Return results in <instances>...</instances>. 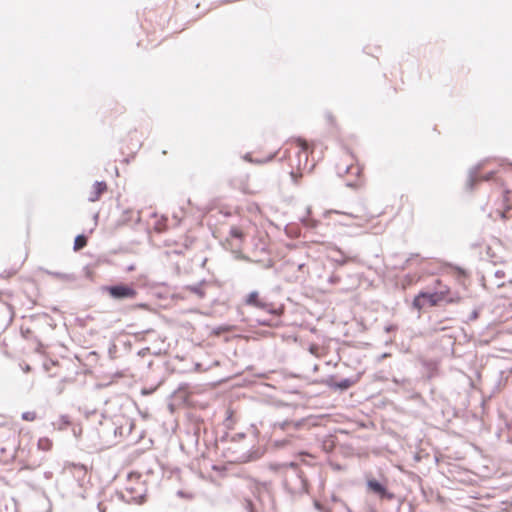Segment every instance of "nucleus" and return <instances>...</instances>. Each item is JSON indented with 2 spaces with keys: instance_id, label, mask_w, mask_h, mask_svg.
<instances>
[{
  "instance_id": "obj_1",
  "label": "nucleus",
  "mask_w": 512,
  "mask_h": 512,
  "mask_svg": "<svg viewBox=\"0 0 512 512\" xmlns=\"http://www.w3.org/2000/svg\"><path fill=\"white\" fill-rule=\"evenodd\" d=\"M251 235V223L242 222L230 227L227 237L223 243L226 249L242 258L243 246L246 238Z\"/></svg>"
},
{
  "instance_id": "obj_2",
  "label": "nucleus",
  "mask_w": 512,
  "mask_h": 512,
  "mask_svg": "<svg viewBox=\"0 0 512 512\" xmlns=\"http://www.w3.org/2000/svg\"><path fill=\"white\" fill-rule=\"evenodd\" d=\"M336 170L339 176L347 178L348 185H356L362 175V167L350 152H345L339 157Z\"/></svg>"
},
{
  "instance_id": "obj_3",
  "label": "nucleus",
  "mask_w": 512,
  "mask_h": 512,
  "mask_svg": "<svg viewBox=\"0 0 512 512\" xmlns=\"http://www.w3.org/2000/svg\"><path fill=\"white\" fill-rule=\"evenodd\" d=\"M511 192L508 187L504 186L501 191H495L489 197L487 207L489 216L494 219H505L506 214L511 209L510 202Z\"/></svg>"
},
{
  "instance_id": "obj_4",
  "label": "nucleus",
  "mask_w": 512,
  "mask_h": 512,
  "mask_svg": "<svg viewBox=\"0 0 512 512\" xmlns=\"http://www.w3.org/2000/svg\"><path fill=\"white\" fill-rule=\"evenodd\" d=\"M123 499L127 502L141 503L144 499V485L139 474L128 475L121 491Z\"/></svg>"
},
{
  "instance_id": "obj_5",
  "label": "nucleus",
  "mask_w": 512,
  "mask_h": 512,
  "mask_svg": "<svg viewBox=\"0 0 512 512\" xmlns=\"http://www.w3.org/2000/svg\"><path fill=\"white\" fill-rule=\"evenodd\" d=\"M290 145L297 149V163L296 169L298 172L305 170L308 166L309 154L312 152V148L309 143L302 138L293 139Z\"/></svg>"
},
{
  "instance_id": "obj_6",
  "label": "nucleus",
  "mask_w": 512,
  "mask_h": 512,
  "mask_svg": "<svg viewBox=\"0 0 512 512\" xmlns=\"http://www.w3.org/2000/svg\"><path fill=\"white\" fill-rule=\"evenodd\" d=\"M445 295L443 292L434 293H420L413 300V306L417 310H421L427 306H436L440 301L444 299Z\"/></svg>"
},
{
  "instance_id": "obj_7",
  "label": "nucleus",
  "mask_w": 512,
  "mask_h": 512,
  "mask_svg": "<svg viewBox=\"0 0 512 512\" xmlns=\"http://www.w3.org/2000/svg\"><path fill=\"white\" fill-rule=\"evenodd\" d=\"M105 290L113 299L117 300L133 299L137 295V291L132 286L126 284L109 286Z\"/></svg>"
},
{
  "instance_id": "obj_8",
  "label": "nucleus",
  "mask_w": 512,
  "mask_h": 512,
  "mask_svg": "<svg viewBox=\"0 0 512 512\" xmlns=\"http://www.w3.org/2000/svg\"><path fill=\"white\" fill-rule=\"evenodd\" d=\"M257 250H264L270 242L267 231L251 223V235L248 236Z\"/></svg>"
},
{
  "instance_id": "obj_9",
  "label": "nucleus",
  "mask_w": 512,
  "mask_h": 512,
  "mask_svg": "<svg viewBox=\"0 0 512 512\" xmlns=\"http://www.w3.org/2000/svg\"><path fill=\"white\" fill-rule=\"evenodd\" d=\"M107 191V184L104 181L96 182L92 186V189L89 193L88 200L90 202H96L100 199L102 194H104Z\"/></svg>"
},
{
  "instance_id": "obj_10",
  "label": "nucleus",
  "mask_w": 512,
  "mask_h": 512,
  "mask_svg": "<svg viewBox=\"0 0 512 512\" xmlns=\"http://www.w3.org/2000/svg\"><path fill=\"white\" fill-rule=\"evenodd\" d=\"M245 304L246 305H249V306H254V307H257V308H260V309H267L268 308V304L265 303L259 293L257 291H253L251 293H249L245 299Z\"/></svg>"
},
{
  "instance_id": "obj_11",
  "label": "nucleus",
  "mask_w": 512,
  "mask_h": 512,
  "mask_svg": "<svg viewBox=\"0 0 512 512\" xmlns=\"http://www.w3.org/2000/svg\"><path fill=\"white\" fill-rule=\"evenodd\" d=\"M382 214V211L372 212L367 208H363L361 213L354 215V218L359 220L360 224L370 223L376 217H379ZM353 217V215H351Z\"/></svg>"
},
{
  "instance_id": "obj_12",
  "label": "nucleus",
  "mask_w": 512,
  "mask_h": 512,
  "mask_svg": "<svg viewBox=\"0 0 512 512\" xmlns=\"http://www.w3.org/2000/svg\"><path fill=\"white\" fill-rule=\"evenodd\" d=\"M360 380V375H357L355 378H347L338 382H334L331 386L340 390H347L350 387L354 386Z\"/></svg>"
},
{
  "instance_id": "obj_13",
  "label": "nucleus",
  "mask_w": 512,
  "mask_h": 512,
  "mask_svg": "<svg viewBox=\"0 0 512 512\" xmlns=\"http://www.w3.org/2000/svg\"><path fill=\"white\" fill-rule=\"evenodd\" d=\"M302 224L310 229H316L319 225V221L312 216L311 209H307V216L302 218Z\"/></svg>"
},
{
  "instance_id": "obj_14",
  "label": "nucleus",
  "mask_w": 512,
  "mask_h": 512,
  "mask_svg": "<svg viewBox=\"0 0 512 512\" xmlns=\"http://www.w3.org/2000/svg\"><path fill=\"white\" fill-rule=\"evenodd\" d=\"M342 215H344V214L339 211H336V210L326 211L324 213V218L327 220L326 225L327 226H331V225L335 226L336 224H341V222L338 221L337 219H335L333 216H342Z\"/></svg>"
},
{
  "instance_id": "obj_15",
  "label": "nucleus",
  "mask_w": 512,
  "mask_h": 512,
  "mask_svg": "<svg viewBox=\"0 0 512 512\" xmlns=\"http://www.w3.org/2000/svg\"><path fill=\"white\" fill-rule=\"evenodd\" d=\"M53 442L48 437H41L37 442V447L42 451H50L52 449Z\"/></svg>"
},
{
  "instance_id": "obj_16",
  "label": "nucleus",
  "mask_w": 512,
  "mask_h": 512,
  "mask_svg": "<svg viewBox=\"0 0 512 512\" xmlns=\"http://www.w3.org/2000/svg\"><path fill=\"white\" fill-rule=\"evenodd\" d=\"M368 487L371 491L375 492V493H378V494H384L385 492V487L379 483L378 481L376 480H369L368 481Z\"/></svg>"
},
{
  "instance_id": "obj_17",
  "label": "nucleus",
  "mask_w": 512,
  "mask_h": 512,
  "mask_svg": "<svg viewBox=\"0 0 512 512\" xmlns=\"http://www.w3.org/2000/svg\"><path fill=\"white\" fill-rule=\"evenodd\" d=\"M87 245V238L84 235L76 236L74 240V250L79 251Z\"/></svg>"
},
{
  "instance_id": "obj_18",
  "label": "nucleus",
  "mask_w": 512,
  "mask_h": 512,
  "mask_svg": "<svg viewBox=\"0 0 512 512\" xmlns=\"http://www.w3.org/2000/svg\"><path fill=\"white\" fill-rule=\"evenodd\" d=\"M21 418L27 422H34L38 418V415L36 411H26L22 413Z\"/></svg>"
},
{
  "instance_id": "obj_19",
  "label": "nucleus",
  "mask_w": 512,
  "mask_h": 512,
  "mask_svg": "<svg viewBox=\"0 0 512 512\" xmlns=\"http://www.w3.org/2000/svg\"><path fill=\"white\" fill-rule=\"evenodd\" d=\"M494 174H495V172H489L486 174L480 173L477 175V180L488 181L494 177Z\"/></svg>"
},
{
  "instance_id": "obj_20",
  "label": "nucleus",
  "mask_w": 512,
  "mask_h": 512,
  "mask_svg": "<svg viewBox=\"0 0 512 512\" xmlns=\"http://www.w3.org/2000/svg\"><path fill=\"white\" fill-rule=\"evenodd\" d=\"M190 290L193 293L197 294L199 297H203L204 296V292L200 288H198V287H191Z\"/></svg>"
},
{
  "instance_id": "obj_21",
  "label": "nucleus",
  "mask_w": 512,
  "mask_h": 512,
  "mask_svg": "<svg viewBox=\"0 0 512 512\" xmlns=\"http://www.w3.org/2000/svg\"><path fill=\"white\" fill-rule=\"evenodd\" d=\"M274 157V154H270L265 160H256L257 162L269 161Z\"/></svg>"
},
{
  "instance_id": "obj_22",
  "label": "nucleus",
  "mask_w": 512,
  "mask_h": 512,
  "mask_svg": "<svg viewBox=\"0 0 512 512\" xmlns=\"http://www.w3.org/2000/svg\"><path fill=\"white\" fill-rule=\"evenodd\" d=\"M62 421L65 425H69L70 424V421L68 420V417L67 416H64L62 417Z\"/></svg>"
},
{
  "instance_id": "obj_23",
  "label": "nucleus",
  "mask_w": 512,
  "mask_h": 512,
  "mask_svg": "<svg viewBox=\"0 0 512 512\" xmlns=\"http://www.w3.org/2000/svg\"><path fill=\"white\" fill-rule=\"evenodd\" d=\"M5 425H6V422L4 420V417L0 415V427L5 426Z\"/></svg>"
},
{
  "instance_id": "obj_24",
  "label": "nucleus",
  "mask_w": 512,
  "mask_h": 512,
  "mask_svg": "<svg viewBox=\"0 0 512 512\" xmlns=\"http://www.w3.org/2000/svg\"><path fill=\"white\" fill-rule=\"evenodd\" d=\"M317 349H318L317 346L313 345V346L310 347V352L313 353V354H316V350Z\"/></svg>"
},
{
  "instance_id": "obj_25",
  "label": "nucleus",
  "mask_w": 512,
  "mask_h": 512,
  "mask_svg": "<svg viewBox=\"0 0 512 512\" xmlns=\"http://www.w3.org/2000/svg\"><path fill=\"white\" fill-rule=\"evenodd\" d=\"M499 179H501L502 181H506L507 177H506V175H505V174H503V173H502V174L500 175Z\"/></svg>"
},
{
  "instance_id": "obj_26",
  "label": "nucleus",
  "mask_w": 512,
  "mask_h": 512,
  "mask_svg": "<svg viewBox=\"0 0 512 512\" xmlns=\"http://www.w3.org/2000/svg\"><path fill=\"white\" fill-rule=\"evenodd\" d=\"M155 229H156L158 232L163 231V229H162L161 227H158V226H156V227H155Z\"/></svg>"
},
{
  "instance_id": "obj_27",
  "label": "nucleus",
  "mask_w": 512,
  "mask_h": 512,
  "mask_svg": "<svg viewBox=\"0 0 512 512\" xmlns=\"http://www.w3.org/2000/svg\"><path fill=\"white\" fill-rule=\"evenodd\" d=\"M348 261H349V259H345V260H343V261H342V264H345V263H347Z\"/></svg>"
},
{
  "instance_id": "obj_28",
  "label": "nucleus",
  "mask_w": 512,
  "mask_h": 512,
  "mask_svg": "<svg viewBox=\"0 0 512 512\" xmlns=\"http://www.w3.org/2000/svg\"><path fill=\"white\" fill-rule=\"evenodd\" d=\"M139 307H140V308H146V305L141 304V305H139Z\"/></svg>"
}]
</instances>
